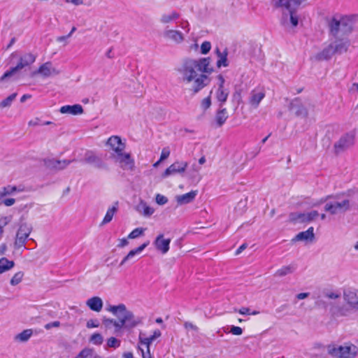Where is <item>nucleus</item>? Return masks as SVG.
Masks as SVG:
<instances>
[{"instance_id": "f257e3e1", "label": "nucleus", "mask_w": 358, "mask_h": 358, "mask_svg": "<svg viewBox=\"0 0 358 358\" xmlns=\"http://www.w3.org/2000/svg\"><path fill=\"white\" fill-rule=\"evenodd\" d=\"M210 57H203L199 59H185L180 69V72L182 74L183 81L192 82L198 76V71L210 74L213 71V68L210 66Z\"/></svg>"}, {"instance_id": "f03ea898", "label": "nucleus", "mask_w": 358, "mask_h": 358, "mask_svg": "<svg viewBox=\"0 0 358 358\" xmlns=\"http://www.w3.org/2000/svg\"><path fill=\"white\" fill-rule=\"evenodd\" d=\"M352 15H345L339 13H335L331 17L327 16L325 17L329 33L334 38L338 36L341 30L345 33H350L352 30Z\"/></svg>"}, {"instance_id": "7ed1b4c3", "label": "nucleus", "mask_w": 358, "mask_h": 358, "mask_svg": "<svg viewBox=\"0 0 358 358\" xmlns=\"http://www.w3.org/2000/svg\"><path fill=\"white\" fill-rule=\"evenodd\" d=\"M328 354L334 358H355L358 353V348L353 344L337 345L330 344L327 345Z\"/></svg>"}, {"instance_id": "20e7f679", "label": "nucleus", "mask_w": 358, "mask_h": 358, "mask_svg": "<svg viewBox=\"0 0 358 358\" xmlns=\"http://www.w3.org/2000/svg\"><path fill=\"white\" fill-rule=\"evenodd\" d=\"M304 0H277L274 3L275 8H284L289 15L292 27H296L299 24V17L296 15L297 8Z\"/></svg>"}, {"instance_id": "39448f33", "label": "nucleus", "mask_w": 358, "mask_h": 358, "mask_svg": "<svg viewBox=\"0 0 358 358\" xmlns=\"http://www.w3.org/2000/svg\"><path fill=\"white\" fill-rule=\"evenodd\" d=\"M36 60V57L31 53H25L20 57L17 64L6 71L1 77L0 83L4 81L6 79L11 77L18 71L23 68L32 64Z\"/></svg>"}, {"instance_id": "423d86ee", "label": "nucleus", "mask_w": 358, "mask_h": 358, "mask_svg": "<svg viewBox=\"0 0 358 358\" xmlns=\"http://www.w3.org/2000/svg\"><path fill=\"white\" fill-rule=\"evenodd\" d=\"M141 323L142 317H136L131 311L126 308V310L123 311L119 317L120 325L117 324V326H118L120 329L122 328L131 329Z\"/></svg>"}, {"instance_id": "0eeeda50", "label": "nucleus", "mask_w": 358, "mask_h": 358, "mask_svg": "<svg viewBox=\"0 0 358 358\" xmlns=\"http://www.w3.org/2000/svg\"><path fill=\"white\" fill-rule=\"evenodd\" d=\"M80 162L92 165L94 168L101 170H107L108 165L103 160L101 155H96L93 150H87L85 152L84 158L79 160Z\"/></svg>"}, {"instance_id": "6e6552de", "label": "nucleus", "mask_w": 358, "mask_h": 358, "mask_svg": "<svg viewBox=\"0 0 358 358\" xmlns=\"http://www.w3.org/2000/svg\"><path fill=\"white\" fill-rule=\"evenodd\" d=\"M355 140V133L354 131H350L342 135L334 145L335 154L338 155L350 148L354 145Z\"/></svg>"}, {"instance_id": "1a4fd4ad", "label": "nucleus", "mask_w": 358, "mask_h": 358, "mask_svg": "<svg viewBox=\"0 0 358 358\" xmlns=\"http://www.w3.org/2000/svg\"><path fill=\"white\" fill-rule=\"evenodd\" d=\"M32 231V227L26 222L22 223L16 234L15 248L19 249L22 247L26 249L25 244L27 238Z\"/></svg>"}, {"instance_id": "9d476101", "label": "nucleus", "mask_w": 358, "mask_h": 358, "mask_svg": "<svg viewBox=\"0 0 358 358\" xmlns=\"http://www.w3.org/2000/svg\"><path fill=\"white\" fill-rule=\"evenodd\" d=\"M76 161V159L59 160L55 158H45L43 159V163L48 169L59 171L65 169L70 164Z\"/></svg>"}, {"instance_id": "9b49d317", "label": "nucleus", "mask_w": 358, "mask_h": 358, "mask_svg": "<svg viewBox=\"0 0 358 358\" xmlns=\"http://www.w3.org/2000/svg\"><path fill=\"white\" fill-rule=\"evenodd\" d=\"M319 216L317 210H311L308 213H295L290 214V220L292 222H299L300 223L310 222L315 220Z\"/></svg>"}, {"instance_id": "f8f14e48", "label": "nucleus", "mask_w": 358, "mask_h": 358, "mask_svg": "<svg viewBox=\"0 0 358 358\" xmlns=\"http://www.w3.org/2000/svg\"><path fill=\"white\" fill-rule=\"evenodd\" d=\"M111 158L122 164L121 166L123 169L133 170L134 168V160L131 157L129 153H125L122 151L117 154H112Z\"/></svg>"}, {"instance_id": "ddd939ff", "label": "nucleus", "mask_w": 358, "mask_h": 358, "mask_svg": "<svg viewBox=\"0 0 358 358\" xmlns=\"http://www.w3.org/2000/svg\"><path fill=\"white\" fill-rule=\"evenodd\" d=\"M187 166L188 163L186 162L176 161L164 171L162 176V178H167L171 175L183 173L185 171Z\"/></svg>"}, {"instance_id": "4468645a", "label": "nucleus", "mask_w": 358, "mask_h": 358, "mask_svg": "<svg viewBox=\"0 0 358 358\" xmlns=\"http://www.w3.org/2000/svg\"><path fill=\"white\" fill-rule=\"evenodd\" d=\"M288 108L289 110H294L295 115L298 117H306L308 116V110L301 103V99L299 97L294 99L289 103Z\"/></svg>"}, {"instance_id": "2eb2a0df", "label": "nucleus", "mask_w": 358, "mask_h": 358, "mask_svg": "<svg viewBox=\"0 0 358 358\" xmlns=\"http://www.w3.org/2000/svg\"><path fill=\"white\" fill-rule=\"evenodd\" d=\"M210 83V78L206 74L201 73L193 80L192 88L191 90L194 94L198 93L200 90L207 86Z\"/></svg>"}, {"instance_id": "dca6fc26", "label": "nucleus", "mask_w": 358, "mask_h": 358, "mask_svg": "<svg viewBox=\"0 0 358 358\" xmlns=\"http://www.w3.org/2000/svg\"><path fill=\"white\" fill-rule=\"evenodd\" d=\"M343 297L352 308L358 309V289H348L345 290Z\"/></svg>"}, {"instance_id": "f3484780", "label": "nucleus", "mask_w": 358, "mask_h": 358, "mask_svg": "<svg viewBox=\"0 0 358 358\" xmlns=\"http://www.w3.org/2000/svg\"><path fill=\"white\" fill-rule=\"evenodd\" d=\"M336 196L334 195H328L327 196L321 198L319 201H317L316 203H313V206H318L322 203H326L324 205V210L326 212L329 213L331 215H336L338 214V212L337 209L336 208V206L334 205L333 201L327 202L328 199L331 198H336Z\"/></svg>"}, {"instance_id": "a211bd4d", "label": "nucleus", "mask_w": 358, "mask_h": 358, "mask_svg": "<svg viewBox=\"0 0 358 358\" xmlns=\"http://www.w3.org/2000/svg\"><path fill=\"white\" fill-rule=\"evenodd\" d=\"M106 145L110 146V148L117 154L125 149V143L122 141V139L118 136H110L107 142Z\"/></svg>"}, {"instance_id": "6ab92c4d", "label": "nucleus", "mask_w": 358, "mask_h": 358, "mask_svg": "<svg viewBox=\"0 0 358 358\" xmlns=\"http://www.w3.org/2000/svg\"><path fill=\"white\" fill-rule=\"evenodd\" d=\"M170 243L171 239H164V235L161 234L157 236L153 244L157 250L160 251L162 254H166L169 250Z\"/></svg>"}, {"instance_id": "aec40b11", "label": "nucleus", "mask_w": 358, "mask_h": 358, "mask_svg": "<svg viewBox=\"0 0 358 358\" xmlns=\"http://www.w3.org/2000/svg\"><path fill=\"white\" fill-rule=\"evenodd\" d=\"M330 313L333 316L335 317H342V316H348L351 313V308L348 307L345 305H336L334 303H331Z\"/></svg>"}, {"instance_id": "412c9836", "label": "nucleus", "mask_w": 358, "mask_h": 358, "mask_svg": "<svg viewBox=\"0 0 358 358\" xmlns=\"http://www.w3.org/2000/svg\"><path fill=\"white\" fill-rule=\"evenodd\" d=\"M228 117L227 109L223 108L222 104H219V109L217 110L215 116L216 127H221L225 123Z\"/></svg>"}, {"instance_id": "4be33fe9", "label": "nucleus", "mask_w": 358, "mask_h": 358, "mask_svg": "<svg viewBox=\"0 0 358 358\" xmlns=\"http://www.w3.org/2000/svg\"><path fill=\"white\" fill-rule=\"evenodd\" d=\"M315 238L314 228L313 227H309L306 231L299 232L292 239V242L301 241H312Z\"/></svg>"}, {"instance_id": "5701e85b", "label": "nucleus", "mask_w": 358, "mask_h": 358, "mask_svg": "<svg viewBox=\"0 0 358 358\" xmlns=\"http://www.w3.org/2000/svg\"><path fill=\"white\" fill-rule=\"evenodd\" d=\"M59 111L61 113H69L71 115H80L83 113V108L80 104H74V105H66L63 106L60 108Z\"/></svg>"}, {"instance_id": "b1692460", "label": "nucleus", "mask_w": 358, "mask_h": 358, "mask_svg": "<svg viewBox=\"0 0 358 358\" xmlns=\"http://www.w3.org/2000/svg\"><path fill=\"white\" fill-rule=\"evenodd\" d=\"M335 54L334 50V45L331 43L324 48L321 52L315 55V59L318 61L328 60Z\"/></svg>"}, {"instance_id": "393cba45", "label": "nucleus", "mask_w": 358, "mask_h": 358, "mask_svg": "<svg viewBox=\"0 0 358 358\" xmlns=\"http://www.w3.org/2000/svg\"><path fill=\"white\" fill-rule=\"evenodd\" d=\"M197 194V191L192 190L188 193L176 196L177 203L179 205L187 204L193 201Z\"/></svg>"}, {"instance_id": "a878e982", "label": "nucleus", "mask_w": 358, "mask_h": 358, "mask_svg": "<svg viewBox=\"0 0 358 358\" xmlns=\"http://www.w3.org/2000/svg\"><path fill=\"white\" fill-rule=\"evenodd\" d=\"M150 243L149 241H147L138 248L131 250L123 258L120 264V266L124 265L128 260L133 258L136 255L141 253Z\"/></svg>"}, {"instance_id": "bb28decb", "label": "nucleus", "mask_w": 358, "mask_h": 358, "mask_svg": "<svg viewBox=\"0 0 358 358\" xmlns=\"http://www.w3.org/2000/svg\"><path fill=\"white\" fill-rule=\"evenodd\" d=\"M86 304L90 310L95 312H99L103 307V301L99 296H93L89 299L87 301Z\"/></svg>"}, {"instance_id": "cd10ccee", "label": "nucleus", "mask_w": 358, "mask_h": 358, "mask_svg": "<svg viewBox=\"0 0 358 358\" xmlns=\"http://www.w3.org/2000/svg\"><path fill=\"white\" fill-rule=\"evenodd\" d=\"M164 37H166L177 43H180L184 40L183 34L181 31L177 30H166L164 32Z\"/></svg>"}, {"instance_id": "c85d7f7f", "label": "nucleus", "mask_w": 358, "mask_h": 358, "mask_svg": "<svg viewBox=\"0 0 358 358\" xmlns=\"http://www.w3.org/2000/svg\"><path fill=\"white\" fill-rule=\"evenodd\" d=\"M118 204H119L118 201H116L114 203V205L112 207H110L108 209V210L105 215V217H103V220H102L101 225L108 224L112 220L115 213L117 211Z\"/></svg>"}, {"instance_id": "c756f323", "label": "nucleus", "mask_w": 358, "mask_h": 358, "mask_svg": "<svg viewBox=\"0 0 358 358\" xmlns=\"http://www.w3.org/2000/svg\"><path fill=\"white\" fill-rule=\"evenodd\" d=\"M265 94L262 92L255 93L254 91L252 92L251 96L249 100V103L254 108H257L261 101L264 98Z\"/></svg>"}, {"instance_id": "7c9ffc66", "label": "nucleus", "mask_w": 358, "mask_h": 358, "mask_svg": "<svg viewBox=\"0 0 358 358\" xmlns=\"http://www.w3.org/2000/svg\"><path fill=\"white\" fill-rule=\"evenodd\" d=\"M17 186L7 185L0 189V201L6 196L13 194L15 192H22Z\"/></svg>"}, {"instance_id": "2f4dec72", "label": "nucleus", "mask_w": 358, "mask_h": 358, "mask_svg": "<svg viewBox=\"0 0 358 358\" xmlns=\"http://www.w3.org/2000/svg\"><path fill=\"white\" fill-rule=\"evenodd\" d=\"M296 269V266L294 264L285 266L280 268V269L277 270L275 273V275L279 277L285 276L288 274L294 273Z\"/></svg>"}, {"instance_id": "473e14b6", "label": "nucleus", "mask_w": 358, "mask_h": 358, "mask_svg": "<svg viewBox=\"0 0 358 358\" xmlns=\"http://www.w3.org/2000/svg\"><path fill=\"white\" fill-rule=\"evenodd\" d=\"M15 266L13 261L8 260L6 257H1L0 259V273H3Z\"/></svg>"}, {"instance_id": "72a5a7b5", "label": "nucleus", "mask_w": 358, "mask_h": 358, "mask_svg": "<svg viewBox=\"0 0 358 358\" xmlns=\"http://www.w3.org/2000/svg\"><path fill=\"white\" fill-rule=\"evenodd\" d=\"M229 96L228 90H225L224 88H217L216 92V99L220 102V104H223L227 101Z\"/></svg>"}, {"instance_id": "f704fd0d", "label": "nucleus", "mask_w": 358, "mask_h": 358, "mask_svg": "<svg viewBox=\"0 0 358 358\" xmlns=\"http://www.w3.org/2000/svg\"><path fill=\"white\" fill-rule=\"evenodd\" d=\"M51 63L50 62H45L41 65L37 70L36 72H34V74L38 73L43 75L44 77H49L52 75L51 72Z\"/></svg>"}, {"instance_id": "c9c22d12", "label": "nucleus", "mask_w": 358, "mask_h": 358, "mask_svg": "<svg viewBox=\"0 0 358 358\" xmlns=\"http://www.w3.org/2000/svg\"><path fill=\"white\" fill-rule=\"evenodd\" d=\"M338 213H345L350 208L349 199H344L342 201H333Z\"/></svg>"}, {"instance_id": "e433bc0d", "label": "nucleus", "mask_w": 358, "mask_h": 358, "mask_svg": "<svg viewBox=\"0 0 358 358\" xmlns=\"http://www.w3.org/2000/svg\"><path fill=\"white\" fill-rule=\"evenodd\" d=\"M107 310L111 312L119 318L122 312L126 310V306L123 303H120L117 306H109V307L107 308Z\"/></svg>"}, {"instance_id": "4c0bfd02", "label": "nucleus", "mask_w": 358, "mask_h": 358, "mask_svg": "<svg viewBox=\"0 0 358 358\" xmlns=\"http://www.w3.org/2000/svg\"><path fill=\"white\" fill-rule=\"evenodd\" d=\"M349 43L348 41H339L335 45H334V53L341 54L348 50Z\"/></svg>"}, {"instance_id": "58836bf2", "label": "nucleus", "mask_w": 358, "mask_h": 358, "mask_svg": "<svg viewBox=\"0 0 358 358\" xmlns=\"http://www.w3.org/2000/svg\"><path fill=\"white\" fill-rule=\"evenodd\" d=\"M180 15L176 11H173L170 14H164L162 15L160 21L164 24L169 23L170 22L178 19Z\"/></svg>"}, {"instance_id": "ea45409f", "label": "nucleus", "mask_w": 358, "mask_h": 358, "mask_svg": "<svg viewBox=\"0 0 358 358\" xmlns=\"http://www.w3.org/2000/svg\"><path fill=\"white\" fill-rule=\"evenodd\" d=\"M227 55H228V52H227V50L225 49L224 51H223V54L221 55V56H219V59L217 61V66L218 68H220L221 66H224V67H227L229 66V62H228V59H227Z\"/></svg>"}, {"instance_id": "a19ab883", "label": "nucleus", "mask_w": 358, "mask_h": 358, "mask_svg": "<svg viewBox=\"0 0 358 358\" xmlns=\"http://www.w3.org/2000/svg\"><path fill=\"white\" fill-rule=\"evenodd\" d=\"M33 334L32 329H25L16 336V339L25 342L27 341Z\"/></svg>"}, {"instance_id": "79ce46f5", "label": "nucleus", "mask_w": 358, "mask_h": 358, "mask_svg": "<svg viewBox=\"0 0 358 358\" xmlns=\"http://www.w3.org/2000/svg\"><path fill=\"white\" fill-rule=\"evenodd\" d=\"M17 94V93H13L6 99L2 100L0 103V108H6L10 106L13 101L15 99Z\"/></svg>"}, {"instance_id": "37998d69", "label": "nucleus", "mask_w": 358, "mask_h": 358, "mask_svg": "<svg viewBox=\"0 0 358 358\" xmlns=\"http://www.w3.org/2000/svg\"><path fill=\"white\" fill-rule=\"evenodd\" d=\"M103 324L105 325L106 327L109 328L110 325H113L115 327V331H118L120 330V328H119L118 326H117V324L120 325L119 320L116 321L113 319L107 318L106 317H103L102 319Z\"/></svg>"}, {"instance_id": "c03bdc74", "label": "nucleus", "mask_w": 358, "mask_h": 358, "mask_svg": "<svg viewBox=\"0 0 358 358\" xmlns=\"http://www.w3.org/2000/svg\"><path fill=\"white\" fill-rule=\"evenodd\" d=\"M103 338L102 335L99 333L93 334L90 338V342L96 345H101L103 343Z\"/></svg>"}, {"instance_id": "a18cd8bd", "label": "nucleus", "mask_w": 358, "mask_h": 358, "mask_svg": "<svg viewBox=\"0 0 358 358\" xmlns=\"http://www.w3.org/2000/svg\"><path fill=\"white\" fill-rule=\"evenodd\" d=\"M93 349L85 348L83 349L75 358H88L92 357Z\"/></svg>"}, {"instance_id": "49530a36", "label": "nucleus", "mask_w": 358, "mask_h": 358, "mask_svg": "<svg viewBox=\"0 0 358 358\" xmlns=\"http://www.w3.org/2000/svg\"><path fill=\"white\" fill-rule=\"evenodd\" d=\"M140 207L143 208V214L144 216L149 217L154 213L155 210L152 208L147 206L146 203L145 202L142 201L138 208Z\"/></svg>"}, {"instance_id": "de8ad7c7", "label": "nucleus", "mask_w": 358, "mask_h": 358, "mask_svg": "<svg viewBox=\"0 0 358 358\" xmlns=\"http://www.w3.org/2000/svg\"><path fill=\"white\" fill-rule=\"evenodd\" d=\"M23 276L24 273L22 271L16 273L10 280V285L13 286L18 285L22 281Z\"/></svg>"}, {"instance_id": "09e8293b", "label": "nucleus", "mask_w": 358, "mask_h": 358, "mask_svg": "<svg viewBox=\"0 0 358 358\" xmlns=\"http://www.w3.org/2000/svg\"><path fill=\"white\" fill-rule=\"evenodd\" d=\"M121 341L115 337H110L107 340L106 345L108 348H117L120 347Z\"/></svg>"}, {"instance_id": "8fccbe9b", "label": "nucleus", "mask_w": 358, "mask_h": 358, "mask_svg": "<svg viewBox=\"0 0 358 358\" xmlns=\"http://www.w3.org/2000/svg\"><path fill=\"white\" fill-rule=\"evenodd\" d=\"M145 229L143 228H136L129 235L128 238H136L143 234Z\"/></svg>"}, {"instance_id": "3c124183", "label": "nucleus", "mask_w": 358, "mask_h": 358, "mask_svg": "<svg viewBox=\"0 0 358 358\" xmlns=\"http://www.w3.org/2000/svg\"><path fill=\"white\" fill-rule=\"evenodd\" d=\"M211 49V43L209 41H204L201 45V52L203 55L208 54Z\"/></svg>"}, {"instance_id": "603ef678", "label": "nucleus", "mask_w": 358, "mask_h": 358, "mask_svg": "<svg viewBox=\"0 0 358 358\" xmlns=\"http://www.w3.org/2000/svg\"><path fill=\"white\" fill-rule=\"evenodd\" d=\"M152 341L151 339L150 338V337H147V338H143L141 336V335L139 336V343L141 344H144V345H147V348H148V353L150 355V344L152 343Z\"/></svg>"}, {"instance_id": "864d4df0", "label": "nucleus", "mask_w": 358, "mask_h": 358, "mask_svg": "<svg viewBox=\"0 0 358 358\" xmlns=\"http://www.w3.org/2000/svg\"><path fill=\"white\" fill-rule=\"evenodd\" d=\"M155 200L159 205H164L168 202L167 197L160 194L156 195Z\"/></svg>"}, {"instance_id": "5fc2aeb1", "label": "nucleus", "mask_w": 358, "mask_h": 358, "mask_svg": "<svg viewBox=\"0 0 358 358\" xmlns=\"http://www.w3.org/2000/svg\"><path fill=\"white\" fill-rule=\"evenodd\" d=\"M211 106V99L210 96H208V97L203 99L201 102V108L203 109V110H206L208 108H210Z\"/></svg>"}, {"instance_id": "6e6d98bb", "label": "nucleus", "mask_w": 358, "mask_h": 358, "mask_svg": "<svg viewBox=\"0 0 358 358\" xmlns=\"http://www.w3.org/2000/svg\"><path fill=\"white\" fill-rule=\"evenodd\" d=\"M170 155V150L168 147L166 148H164L162 149V153H161V156H160V161H164L166 159H167Z\"/></svg>"}, {"instance_id": "4d7b16f0", "label": "nucleus", "mask_w": 358, "mask_h": 358, "mask_svg": "<svg viewBox=\"0 0 358 358\" xmlns=\"http://www.w3.org/2000/svg\"><path fill=\"white\" fill-rule=\"evenodd\" d=\"M230 332L234 335L239 336L243 334V329L239 327L231 326Z\"/></svg>"}, {"instance_id": "13d9d810", "label": "nucleus", "mask_w": 358, "mask_h": 358, "mask_svg": "<svg viewBox=\"0 0 358 358\" xmlns=\"http://www.w3.org/2000/svg\"><path fill=\"white\" fill-rule=\"evenodd\" d=\"M15 199H13V198L6 199H3V200L2 199L0 201V205L3 203L6 206H13L15 203Z\"/></svg>"}, {"instance_id": "bf43d9fd", "label": "nucleus", "mask_w": 358, "mask_h": 358, "mask_svg": "<svg viewBox=\"0 0 358 358\" xmlns=\"http://www.w3.org/2000/svg\"><path fill=\"white\" fill-rule=\"evenodd\" d=\"M86 326L89 329L98 327L99 326V322L97 320H90L87 321Z\"/></svg>"}, {"instance_id": "052dcab7", "label": "nucleus", "mask_w": 358, "mask_h": 358, "mask_svg": "<svg viewBox=\"0 0 358 358\" xmlns=\"http://www.w3.org/2000/svg\"><path fill=\"white\" fill-rule=\"evenodd\" d=\"M61 323L59 321H54L52 322H49L46 324L44 327L45 329L49 330L52 327H59L60 326Z\"/></svg>"}, {"instance_id": "680f3d73", "label": "nucleus", "mask_w": 358, "mask_h": 358, "mask_svg": "<svg viewBox=\"0 0 358 358\" xmlns=\"http://www.w3.org/2000/svg\"><path fill=\"white\" fill-rule=\"evenodd\" d=\"M233 98L234 100H236L238 101V103H239L240 101H241V90L236 89V90L233 94Z\"/></svg>"}, {"instance_id": "e2e57ef3", "label": "nucleus", "mask_w": 358, "mask_h": 358, "mask_svg": "<svg viewBox=\"0 0 358 358\" xmlns=\"http://www.w3.org/2000/svg\"><path fill=\"white\" fill-rule=\"evenodd\" d=\"M324 296L329 299H336L341 296L340 294L334 293V292H326Z\"/></svg>"}, {"instance_id": "0e129e2a", "label": "nucleus", "mask_w": 358, "mask_h": 358, "mask_svg": "<svg viewBox=\"0 0 358 358\" xmlns=\"http://www.w3.org/2000/svg\"><path fill=\"white\" fill-rule=\"evenodd\" d=\"M217 80H219L218 88H224V84L225 82L224 78L221 74H219L217 76Z\"/></svg>"}, {"instance_id": "69168bd1", "label": "nucleus", "mask_w": 358, "mask_h": 358, "mask_svg": "<svg viewBox=\"0 0 358 358\" xmlns=\"http://www.w3.org/2000/svg\"><path fill=\"white\" fill-rule=\"evenodd\" d=\"M28 124L29 126H37V125H41V120L39 118H35L34 120H31Z\"/></svg>"}, {"instance_id": "338daca9", "label": "nucleus", "mask_w": 358, "mask_h": 358, "mask_svg": "<svg viewBox=\"0 0 358 358\" xmlns=\"http://www.w3.org/2000/svg\"><path fill=\"white\" fill-rule=\"evenodd\" d=\"M238 313L241 315H250V310L247 307H242L239 309Z\"/></svg>"}, {"instance_id": "774afa93", "label": "nucleus", "mask_w": 358, "mask_h": 358, "mask_svg": "<svg viewBox=\"0 0 358 358\" xmlns=\"http://www.w3.org/2000/svg\"><path fill=\"white\" fill-rule=\"evenodd\" d=\"M309 295H310L309 292H302V293L298 294L296 296V297L297 299L301 300V299H304L307 298Z\"/></svg>"}]
</instances>
